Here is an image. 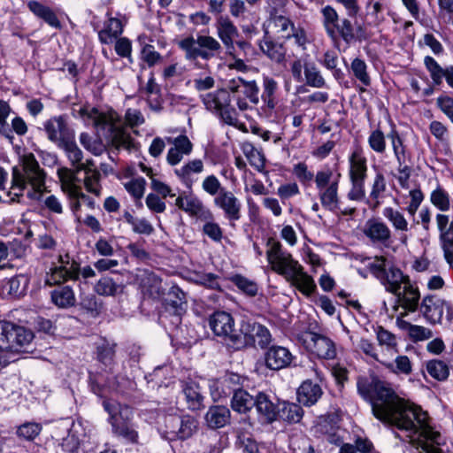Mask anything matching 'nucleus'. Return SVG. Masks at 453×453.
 <instances>
[{"label": "nucleus", "instance_id": "obj_1", "mask_svg": "<svg viewBox=\"0 0 453 453\" xmlns=\"http://www.w3.org/2000/svg\"><path fill=\"white\" fill-rule=\"evenodd\" d=\"M358 394L371 403L376 418L407 433L414 447L424 453H442L444 442L440 432L428 422V415L419 406L405 401L383 381L359 377Z\"/></svg>", "mask_w": 453, "mask_h": 453}, {"label": "nucleus", "instance_id": "obj_2", "mask_svg": "<svg viewBox=\"0 0 453 453\" xmlns=\"http://www.w3.org/2000/svg\"><path fill=\"white\" fill-rule=\"evenodd\" d=\"M270 246L266 251L267 260L272 269L296 287L305 296L316 290V284L311 275L303 271V267L295 260L291 254L282 250L279 242H268Z\"/></svg>", "mask_w": 453, "mask_h": 453}, {"label": "nucleus", "instance_id": "obj_3", "mask_svg": "<svg viewBox=\"0 0 453 453\" xmlns=\"http://www.w3.org/2000/svg\"><path fill=\"white\" fill-rule=\"evenodd\" d=\"M97 132L116 147H128L131 137L127 133L128 128L144 122L143 115H88Z\"/></svg>", "mask_w": 453, "mask_h": 453}, {"label": "nucleus", "instance_id": "obj_4", "mask_svg": "<svg viewBox=\"0 0 453 453\" xmlns=\"http://www.w3.org/2000/svg\"><path fill=\"white\" fill-rule=\"evenodd\" d=\"M45 172L40 167L34 154L25 155L22 158V171L17 167L12 169V189L19 192L14 193L15 197H12V200L16 201V197L22 196L27 184L32 187V190L27 193L28 197L39 200L45 188Z\"/></svg>", "mask_w": 453, "mask_h": 453}, {"label": "nucleus", "instance_id": "obj_5", "mask_svg": "<svg viewBox=\"0 0 453 453\" xmlns=\"http://www.w3.org/2000/svg\"><path fill=\"white\" fill-rule=\"evenodd\" d=\"M242 93L252 104H258L259 88L255 81H245L242 77H234L228 80L226 83V88L219 89L216 93H210L203 98L206 108L210 111H217L219 113H229V94Z\"/></svg>", "mask_w": 453, "mask_h": 453}, {"label": "nucleus", "instance_id": "obj_6", "mask_svg": "<svg viewBox=\"0 0 453 453\" xmlns=\"http://www.w3.org/2000/svg\"><path fill=\"white\" fill-rule=\"evenodd\" d=\"M103 405L110 416L109 420L114 434L122 437L128 442H137L138 434L127 420L131 414L130 408L121 405L113 399L104 400Z\"/></svg>", "mask_w": 453, "mask_h": 453}, {"label": "nucleus", "instance_id": "obj_7", "mask_svg": "<svg viewBox=\"0 0 453 453\" xmlns=\"http://www.w3.org/2000/svg\"><path fill=\"white\" fill-rule=\"evenodd\" d=\"M372 274L385 287L386 291L398 294L404 283H408L409 275L404 274L395 265H388L383 257H376L369 266Z\"/></svg>", "mask_w": 453, "mask_h": 453}, {"label": "nucleus", "instance_id": "obj_8", "mask_svg": "<svg viewBox=\"0 0 453 453\" xmlns=\"http://www.w3.org/2000/svg\"><path fill=\"white\" fill-rule=\"evenodd\" d=\"M33 338V333L25 327L10 321L0 320V351H21Z\"/></svg>", "mask_w": 453, "mask_h": 453}, {"label": "nucleus", "instance_id": "obj_9", "mask_svg": "<svg viewBox=\"0 0 453 453\" xmlns=\"http://www.w3.org/2000/svg\"><path fill=\"white\" fill-rule=\"evenodd\" d=\"M210 328L215 335L221 337L225 343L234 349H237L236 337L241 336V327L234 328L233 317L226 311H216L209 319Z\"/></svg>", "mask_w": 453, "mask_h": 453}, {"label": "nucleus", "instance_id": "obj_10", "mask_svg": "<svg viewBox=\"0 0 453 453\" xmlns=\"http://www.w3.org/2000/svg\"><path fill=\"white\" fill-rule=\"evenodd\" d=\"M59 265L51 269L46 277L45 283L49 286L60 285L68 280H80L81 265L68 254L59 255Z\"/></svg>", "mask_w": 453, "mask_h": 453}, {"label": "nucleus", "instance_id": "obj_11", "mask_svg": "<svg viewBox=\"0 0 453 453\" xmlns=\"http://www.w3.org/2000/svg\"><path fill=\"white\" fill-rule=\"evenodd\" d=\"M237 349L248 346L257 345L264 349L271 342V334L269 330L257 323L243 321L241 324V336L236 337Z\"/></svg>", "mask_w": 453, "mask_h": 453}, {"label": "nucleus", "instance_id": "obj_12", "mask_svg": "<svg viewBox=\"0 0 453 453\" xmlns=\"http://www.w3.org/2000/svg\"><path fill=\"white\" fill-rule=\"evenodd\" d=\"M420 311L432 324L441 323L444 311L446 319L450 322L453 319V306L444 299L435 296H426L420 303Z\"/></svg>", "mask_w": 453, "mask_h": 453}, {"label": "nucleus", "instance_id": "obj_13", "mask_svg": "<svg viewBox=\"0 0 453 453\" xmlns=\"http://www.w3.org/2000/svg\"><path fill=\"white\" fill-rule=\"evenodd\" d=\"M303 342L319 358L329 360L336 357L335 343L326 335L309 331L303 335Z\"/></svg>", "mask_w": 453, "mask_h": 453}, {"label": "nucleus", "instance_id": "obj_14", "mask_svg": "<svg viewBox=\"0 0 453 453\" xmlns=\"http://www.w3.org/2000/svg\"><path fill=\"white\" fill-rule=\"evenodd\" d=\"M214 205L224 212V216L231 222L237 221L242 216V202L232 191L222 190L214 197Z\"/></svg>", "mask_w": 453, "mask_h": 453}, {"label": "nucleus", "instance_id": "obj_15", "mask_svg": "<svg viewBox=\"0 0 453 453\" xmlns=\"http://www.w3.org/2000/svg\"><path fill=\"white\" fill-rule=\"evenodd\" d=\"M106 16L107 20L104 28L99 31L98 37L102 43L110 44L122 34L127 19L125 15L119 12L113 13L112 11H108Z\"/></svg>", "mask_w": 453, "mask_h": 453}, {"label": "nucleus", "instance_id": "obj_16", "mask_svg": "<svg viewBox=\"0 0 453 453\" xmlns=\"http://www.w3.org/2000/svg\"><path fill=\"white\" fill-rule=\"evenodd\" d=\"M424 65L429 73V76L435 86L442 84L443 80L453 88V65L442 67L433 57L426 56L424 58Z\"/></svg>", "mask_w": 453, "mask_h": 453}, {"label": "nucleus", "instance_id": "obj_17", "mask_svg": "<svg viewBox=\"0 0 453 453\" xmlns=\"http://www.w3.org/2000/svg\"><path fill=\"white\" fill-rule=\"evenodd\" d=\"M437 227L440 231V239L442 242V249L447 262H453V252L449 250L453 248V220L449 223V218L445 214L436 215Z\"/></svg>", "mask_w": 453, "mask_h": 453}, {"label": "nucleus", "instance_id": "obj_18", "mask_svg": "<svg viewBox=\"0 0 453 453\" xmlns=\"http://www.w3.org/2000/svg\"><path fill=\"white\" fill-rule=\"evenodd\" d=\"M292 359L291 352L281 346H272L265 354V365L271 370L285 368L291 364Z\"/></svg>", "mask_w": 453, "mask_h": 453}, {"label": "nucleus", "instance_id": "obj_19", "mask_svg": "<svg viewBox=\"0 0 453 453\" xmlns=\"http://www.w3.org/2000/svg\"><path fill=\"white\" fill-rule=\"evenodd\" d=\"M44 130L48 138L52 142H59V146L69 140L70 131L62 116L53 117L45 122Z\"/></svg>", "mask_w": 453, "mask_h": 453}, {"label": "nucleus", "instance_id": "obj_20", "mask_svg": "<svg viewBox=\"0 0 453 453\" xmlns=\"http://www.w3.org/2000/svg\"><path fill=\"white\" fill-rule=\"evenodd\" d=\"M364 234L373 243L387 244L391 238V230L388 225L375 219L365 223Z\"/></svg>", "mask_w": 453, "mask_h": 453}, {"label": "nucleus", "instance_id": "obj_21", "mask_svg": "<svg viewBox=\"0 0 453 453\" xmlns=\"http://www.w3.org/2000/svg\"><path fill=\"white\" fill-rule=\"evenodd\" d=\"M78 173L79 172H76V168L61 167L58 170V176L61 181L62 189L68 194L69 197H78L79 196L86 197V195L81 191V188L76 184L80 181Z\"/></svg>", "mask_w": 453, "mask_h": 453}, {"label": "nucleus", "instance_id": "obj_22", "mask_svg": "<svg viewBox=\"0 0 453 453\" xmlns=\"http://www.w3.org/2000/svg\"><path fill=\"white\" fill-rule=\"evenodd\" d=\"M164 304L166 311L180 316L187 309L186 295L178 286H173L166 294Z\"/></svg>", "mask_w": 453, "mask_h": 453}, {"label": "nucleus", "instance_id": "obj_23", "mask_svg": "<svg viewBox=\"0 0 453 453\" xmlns=\"http://www.w3.org/2000/svg\"><path fill=\"white\" fill-rule=\"evenodd\" d=\"M394 295L404 310L410 312L417 311L419 304L420 294L418 288L411 283V279L408 280V283L403 285V291L400 289L398 294Z\"/></svg>", "mask_w": 453, "mask_h": 453}, {"label": "nucleus", "instance_id": "obj_24", "mask_svg": "<svg viewBox=\"0 0 453 453\" xmlns=\"http://www.w3.org/2000/svg\"><path fill=\"white\" fill-rule=\"evenodd\" d=\"M339 37L347 44H350L356 40L362 41L367 39L363 27L358 26L357 27V34H355V28L352 22L346 18L342 19L337 25L334 42H336Z\"/></svg>", "mask_w": 453, "mask_h": 453}, {"label": "nucleus", "instance_id": "obj_25", "mask_svg": "<svg viewBox=\"0 0 453 453\" xmlns=\"http://www.w3.org/2000/svg\"><path fill=\"white\" fill-rule=\"evenodd\" d=\"M323 391L318 383L311 380H304L297 389V400L304 406L314 405L321 397Z\"/></svg>", "mask_w": 453, "mask_h": 453}, {"label": "nucleus", "instance_id": "obj_26", "mask_svg": "<svg viewBox=\"0 0 453 453\" xmlns=\"http://www.w3.org/2000/svg\"><path fill=\"white\" fill-rule=\"evenodd\" d=\"M230 416L231 413L227 407L223 405L211 406L205 414V421L210 428H221L229 423Z\"/></svg>", "mask_w": 453, "mask_h": 453}, {"label": "nucleus", "instance_id": "obj_27", "mask_svg": "<svg viewBox=\"0 0 453 453\" xmlns=\"http://www.w3.org/2000/svg\"><path fill=\"white\" fill-rule=\"evenodd\" d=\"M218 35L227 50L233 49L234 41L239 33L236 27L227 17H219L217 21Z\"/></svg>", "mask_w": 453, "mask_h": 453}, {"label": "nucleus", "instance_id": "obj_28", "mask_svg": "<svg viewBox=\"0 0 453 453\" xmlns=\"http://www.w3.org/2000/svg\"><path fill=\"white\" fill-rule=\"evenodd\" d=\"M254 406L265 421L272 423L278 419V405H275L265 393H258L257 395Z\"/></svg>", "mask_w": 453, "mask_h": 453}, {"label": "nucleus", "instance_id": "obj_29", "mask_svg": "<svg viewBox=\"0 0 453 453\" xmlns=\"http://www.w3.org/2000/svg\"><path fill=\"white\" fill-rule=\"evenodd\" d=\"M27 8L35 16L42 19L50 27H60V22L57 15L49 6L36 0H31L27 3Z\"/></svg>", "mask_w": 453, "mask_h": 453}, {"label": "nucleus", "instance_id": "obj_30", "mask_svg": "<svg viewBox=\"0 0 453 453\" xmlns=\"http://www.w3.org/2000/svg\"><path fill=\"white\" fill-rule=\"evenodd\" d=\"M340 177L341 174L338 173L337 177L326 188L319 191V197L322 206L330 211H335L338 207V186Z\"/></svg>", "mask_w": 453, "mask_h": 453}, {"label": "nucleus", "instance_id": "obj_31", "mask_svg": "<svg viewBox=\"0 0 453 453\" xmlns=\"http://www.w3.org/2000/svg\"><path fill=\"white\" fill-rule=\"evenodd\" d=\"M278 418L288 423H298L303 416V411L299 404L288 402L278 403Z\"/></svg>", "mask_w": 453, "mask_h": 453}, {"label": "nucleus", "instance_id": "obj_32", "mask_svg": "<svg viewBox=\"0 0 453 453\" xmlns=\"http://www.w3.org/2000/svg\"><path fill=\"white\" fill-rule=\"evenodd\" d=\"M184 208L182 211L190 216L203 219H211L213 218L209 209L205 208L203 202L196 196H185Z\"/></svg>", "mask_w": 453, "mask_h": 453}, {"label": "nucleus", "instance_id": "obj_33", "mask_svg": "<svg viewBox=\"0 0 453 453\" xmlns=\"http://www.w3.org/2000/svg\"><path fill=\"white\" fill-rule=\"evenodd\" d=\"M51 301L59 308H68L75 304L76 299L70 286H58L50 293Z\"/></svg>", "mask_w": 453, "mask_h": 453}, {"label": "nucleus", "instance_id": "obj_34", "mask_svg": "<svg viewBox=\"0 0 453 453\" xmlns=\"http://www.w3.org/2000/svg\"><path fill=\"white\" fill-rule=\"evenodd\" d=\"M179 47L185 51V58L188 60H195L198 57H201L203 59L210 58L212 54L200 49L197 45V39L195 40L192 36H188L180 42H178Z\"/></svg>", "mask_w": 453, "mask_h": 453}, {"label": "nucleus", "instance_id": "obj_35", "mask_svg": "<svg viewBox=\"0 0 453 453\" xmlns=\"http://www.w3.org/2000/svg\"><path fill=\"white\" fill-rule=\"evenodd\" d=\"M320 12L322 15V25L327 36L332 41H335V31L341 20L336 10L331 5H326L321 9Z\"/></svg>", "mask_w": 453, "mask_h": 453}, {"label": "nucleus", "instance_id": "obj_36", "mask_svg": "<svg viewBox=\"0 0 453 453\" xmlns=\"http://www.w3.org/2000/svg\"><path fill=\"white\" fill-rule=\"evenodd\" d=\"M242 150L251 166L260 173H267L265 171V157L260 150H257L250 142H243Z\"/></svg>", "mask_w": 453, "mask_h": 453}, {"label": "nucleus", "instance_id": "obj_37", "mask_svg": "<svg viewBox=\"0 0 453 453\" xmlns=\"http://www.w3.org/2000/svg\"><path fill=\"white\" fill-rule=\"evenodd\" d=\"M242 377L236 373H227L221 380L216 383L217 389L221 388V396H227L234 394L235 390H242L240 386L242 385Z\"/></svg>", "mask_w": 453, "mask_h": 453}, {"label": "nucleus", "instance_id": "obj_38", "mask_svg": "<svg viewBox=\"0 0 453 453\" xmlns=\"http://www.w3.org/2000/svg\"><path fill=\"white\" fill-rule=\"evenodd\" d=\"M255 404V399L245 390H235L233 394L231 407L234 411L246 413Z\"/></svg>", "mask_w": 453, "mask_h": 453}, {"label": "nucleus", "instance_id": "obj_39", "mask_svg": "<svg viewBox=\"0 0 453 453\" xmlns=\"http://www.w3.org/2000/svg\"><path fill=\"white\" fill-rule=\"evenodd\" d=\"M187 85L192 87L198 92H203L215 86V79L209 71H203L194 74L193 77L187 81Z\"/></svg>", "mask_w": 453, "mask_h": 453}, {"label": "nucleus", "instance_id": "obj_40", "mask_svg": "<svg viewBox=\"0 0 453 453\" xmlns=\"http://www.w3.org/2000/svg\"><path fill=\"white\" fill-rule=\"evenodd\" d=\"M95 291L100 296H116L123 291V285L117 283L112 278L102 277L95 285Z\"/></svg>", "mask_w": 453, "mask_h": 453}, {"label": "nucleus", "instance_id": "obj_41", "mask_svg": "<svg viewBox=\"0 0 453 453\" xmlns=\"http://www.w3.org/2000/svg\"><path fill=\"white\" fill-rule=\"evenodd\" d=\"M350 180H363L366 177V159L360 154L354 152L350 157Z\"/></svg>", "mask_w": 453, "mask_h": 453}, {"label": "nucleus", "instance_id": "obj_42", "mask_svg": "<svg viewBox=\"0 0 453 453\" xmlns=\"http://www.w3.org/2000/svg\"><path fill=\"white\" fill-rule=\"evenodd\" d=\"M303 78L306 84L311 87L320 88L326 86L321 72L313 62L304 64Z\"/></svg>", "mask_w": 453, "mask_h": 453}, {"label": "nucleus", "instance_id": "obj_43", "mask_svg": "<svg viewBox=\"0 0 453 453\" xmlns=\"http://www.w3.org/2000/svg\"><path fill=\"white\" fill-rule=\"evenodd\" d=\"M180 426H181L180 417L174 415L167 416L165 420V427L159 428V433L165 440L175 441L178 439Z\"/></svg>", "mask_w": 453, "mask_h": 453}, {"label": "nucleus", "instance_id": "obj_44", "mask_svg": "<svg viewBox=\"0 0 453 453\" xmlns=\"http://www.w3.org/2000/svg\"><path fill=\"white\" fill-rule=\"evenodd\" d=\"M350 71L353 76L365 87L371 85V77L368 73V66L365 60L356 58L351 61Z\"/></svg>", "mask_w": 453, "mask_h": 453}, {"label": "nucleus", "instance_id": "obj_45", "mask_svg": "<svg viewBox=\"0 0 453 453\" xmlns=\"http://www.w3.org/2000/svg\"><path fill=\"white\" fill-rule=\"evenodd\" d=\"M182 392L186 397L188 408L197 410L201 407L203 396L199 392V387L195 382H187L183 385Z\"/></svg>", "mask_w": 453, "mask_h": 453}, {"label": "nucleus", "instance_id": "obj_46", "mask_svg": "<svg viewBox=\"0 0 453 453\" xmlns=\"http://www.w3.org/2000/svg\"><path fill=\"white\" fill-rule=\"evenodd\" d=\"M260 49L270 59L280 63L285 58V50L280 43L265 39L260 43Z\"/></svg>", "mask_w": 453, "mask_h": 453}, {"label": "nucleus", "instance_id": "obj_47", "mask_svg": "<svg viewBox=\"0 0 453 453\" xmlns=\"http://www.w3.org/2000/svg\"><path fill=\"white\" fill-rule=\"evenodd\" d=\"M382 213L396 231L407 232L409 230V224L401 211L392 207H386Z\"/></svg>", "mask_w": 453, "mask_h": 453}, {"label": "nucleus", "instance_id": "obj_48", "mask_svg": "<svg viewBox=\"0 0 453 453\" xmlns=\"http://www.w3.org/2000/svg\"><path fill=\"white\" fill-rule=\"evenodd\" d=\"M29 279L23 274L17 275L9 280L8 293L15 297L24 296L28 288Z\"/></svg>", "mask_w": 453, "mask_h": 453}, {"label": "nucleus", "instance_id": "obj_49", "mask_svg": "<svg viewBox=\"0 0 453 453\" xmlns=\"http://www.w3.org/2000/svg\"><path fill=\"white\" fill-rule=\"evenodd\" d=\"M428 374L437 380H445L449 375V369L447 364L441 360L434 359L426 364Z\"/></svg>", "mask_w": 453, "mask_h": 453}, {"label": "nucleus", "instance_id": "obj_50", "mask_svg": "<svg viewBox=\"0 0 453 453\" xmlns=\"http://www.w3.org/2000/svg\"><path fill=\"white\" fill-rule=\"evenodd\" d=\"M337 427L335 418L333 415H326L319 418L313 429L315 434L326 436Z\"/></svg>", "mask_w": 453, "mask_h": 453}, {"label": "nucleus", "instance_id": "obj_51", "mask_svg": "<svg viewBox=\"0 0 453 453\" xmlns=\"http://www.w3.org/2000/svg\"><path fill=\"white\" fill-rule=\"evenodd\" d=\"M230 280L244 294L250 296H255L257 294L258 288L255 281L241 274H235Z\"/></svg>", "mask_w": 453, "mask_h": 453}, {"label": "nucleus", "instance_id": "obj_52", "mask_svg": "<svg viewBox=\"0 0 453 453\" xmlns=\"http://www.w3.org/2000/svg\"><path fill=\"white\" fill-rule=\"evenodd\" d=\"M65 152V155L73 168H77L81 164L83 159V153L77 144L72 141L65 142L60 145Z\"/></svg>", "mask_w": 453, "mask_h": 453}, {"label": "nucleus", "instance_id": "obj_53", "mask_svg": "<svg viewBox=\"0 0 453 453\" xmlns=\"http://www.w3.org/2000/svg\"><path fill=\"white\" fill-rule=\"evenodd\" d=\"M322 65L327 70L331 71L335 80L341 81L344 77L342 69L338 68V56L334 51H326L323 56Z\"/></svg>", "mask_w": 453, "mask_h": 453}, {"label": "nucleus", "instance_id": "obj_54", "mask_svg": "<svg viewBox=\"0 0 453 453\" xmlns=\"http://www.w3.org/2000/svg\"><path fill=\"white\" fill-rule=\"evenodd\" d=\"M42 431V426L36 422H26L18 426L16 434L27 441H33Z\"/></svg>", "mask_w": 453, "mask_h": 453}, {"label": "nucleus", "instance_id": "obj_55", "mask_svg": "<svg viewBox=\"0 0 453 453\" xmlns=\"http://www.w3.org/2000/svg\"><path fill=\"white\" fill-rule=\"evenodd\" d=\"M263 101L266 104L267 110H273L275 106L274 93L277 89V82L269 77L264 79Z\"/></svg>", "mask_w": 453, "mask_h": 453}, {"label": "nucleus", "instance_id": "obj_56", "mask_svg": "<svg viewBox=\"0 0 453 453\" xmlns=\"http://www.w3.org/2000/svg\"><path fill=\"white\" fill-rule=\"evenodd\" d=\"M430 201L433 205L441 211H447L450 208L449 196L440 187L431 193Z\"/></svg>", "mask_w": 453, "mask_h": 453}, {"label": "nucleus", "instance_id": "obj_57", "mask_svg": "<svg viewBox=\"0 0 453 453\" xmlns=\"http://www.w3.org/2000/svg\"><path fill=\"white\" fill-rule=\"evenodd\" d=\"M386 190V180L382 173H378L374 178L370 197L374 201L372 209H376L380 205V197L382 193Z\"/></svg>", "mask_w": 453, "mask_h": 453}, {"label": "nucleus", "instance_id": "obj_58", "mask_svg": "<svg viewBox=\"0 0 453 453\" xmlns=\"http://www.w3.org/2000/svg\"><path fill=\"white\" fill-rule=\"evenodd\" d=\"M115 356V343L104 340L97 346V357L104 365L111 364Z\"/></svg>", "mask_w": 453, "mask_h": 453}, {"label": "nucleus", "instance_id": "obj_59", "mask_svg": "<svg viewBox=\"0 0 453 453\" xmlns=\"http://www.w3.org/2000/svg\"><path fill=\"white\" fill-rule=\"evenodd\" d=\"M84 186L88 192L94 194L95 196H100L101 193V173L99 171H94L90 173H85Z\"/></svg>", "mask_w": 453, "mask_h": 453}, {"label": "nucleus", "instance_id": "obj_60", "mask_svg": "<svg viewBox=\"0 0 453 453\" xmlns=\"http://www.w3.org/2000/svg\"><path fill=\"white\" fill-rule=\"evenodd\" d=\"M180 418L181 426H180V429L178 430V439L185 440L189 438L196 430V421L194 418L189 416L180 417Z\"/></svg>", "mask_w": 453, "mask_h": 453}, {"label": "nucleus", "instance_id": "obj_61", "mask_svg": "<svg viewBox=\"0 0 453 453\" xmlns=\"http://www.w3.org/2000/svg\"><path fill=\"white\" fill-rule=\"evenodd\" d=\"M408 334L413 342H420L433 337V332L427 327L418 325H408Z\"/></svg>", "mask_w": 453, "mask_h": 453}, {"label": "nucleus", "instance_id": "obj_62", "mask_svg": "<svg viewBox=\"0 0 453 453\" xmlns=\"http://www.w3.org/2000/svg\"><path fill=\"white\" fill-rule=\"evenodd\" d=\"M336 177L337 174L334 176L330 168H325L319 171L316 175H314L317 189L319 191L326 188Z\"/></svg>", "mask_w": 453, "mask_h": 453}, {"label": "nucleus", "instance_id": "obj_63", "mask_svg": "<svg viewBox=\"0 0 453 453\" xmlns=\"http://www.w3.org/2000/svg\"><path fill=\"white\" fill-rule=\"evenodd\" d=\"M146 180L140 177L125 183L127 191L135 199H141L145 191Z\"/></svg>", "mask_w": 453, "mask_h": 453}, {"label": "nucleus", "instance_id": "obj_64", "mask_svg": "<svg viewBox=\"0 0 453 453\" xmlns=\"http://www.w3.org/2000/svg\"><path fill=\"white\" fill-rule=\"evenodd\" d=\"M376 337L380 346L387 349H395L396 347V338L395 334L385 329L383 326H378L376 330Z\"/></svg>", "mask_w": 453, "mask_h": 453}]
</instances>
